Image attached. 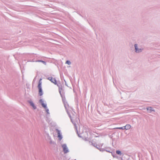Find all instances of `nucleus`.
I'll use <instances>...</instances> for the list:
<instances>
[{"mask_svg":"<svg viewBox=\"0 0 160 160\" xmlns=\"http://www.w3.org/2000/svg\"><path fill=\"white\" fill-rule=\"evenodd\" d=\"M42 80V79L41 78L40 79L38 85V88L39 89V94L40 96H41L43 94L42 90L41 88Z\"/></svg>","mask_w":160,"mask_h":160,"instance_id":"1","label":"nucleus"},{"mask_svg":"<svg viewBox=\"0 0 160 160\" xmlns=\"http://www.w3.org/2000/svg\"><path fill=\"white\" fill-rule=\"evenodd\" d=\"M48 80L51 81V82L53 83H54L56 85L57 84V81L55 78H53L52 77H49L48 78Z\"/></svg>","mask_w":160,"mask_h":160,"instance_id":"2","label":"nucleus"},{"mask_svg":"<svg viewBox=\"0 0 160 160\" xmlns=\"http://www.w3.org/2000/svg\"><path fill=\"white\" fill-rule=\"evenodd\" d=\"M62 147L63 148V150L64 153H66L68 152V148L65 144L62 145Z\"/></svg>","mask_w":160,"mask_h":160,"instance_id":"3","label":"nucleus"},{"mask_svg":"<svg viewBox=\"0 0 160 160\" xmlns=\"http://www.w3.org/2000/svg\"><path fill=\"white\" fill-rule=\"evenodd\" d=\"M56 131L58 133V137L59 138V139L60 140H61L62 138V135L60 134V131L58 129H56Z\"/></svg>","mask_w":160,"mask_h":160,"instance_id":"4","label":"nucleus"},{"mask_svg":"<svg viewBox=\"0 0 160 160\" xmlns=\"http://www.w3.org/2000/svg\"><path fill=\"white\" fill-rule=\"evenodd\" d=\"M135 50L136 52H141L142 50L141 49H138L137 48V45L136 44L135 45Z\"/></svg>","mask_w":160,"mask_h":160,"instance_id":"5","label":"nucleus"},{"mask_svg":"<svg viewBox=\"0 0 160 160\" xmlns=\"http://www.w3.org/2000/svg\"><path fill=\"white\" fill-rule=\"evenodd\" d=\"M125 127V129H126V130H128L130 128H131V126L128 124H126L125 126H124Z\"/></svg>","mask_w":160,"mask_h":160,"instance_id":"6","label":"nucleus"},{"mask_svg":"<svg viewBox=\"0 0 160 160\" xmlns=\"http://www.w3.org/2000/svg\"><path fill=\"white\" fill-rule=\"evenodd\" d=\"M40 102L41 103H42V106L45 108H47L46 104L43 102V101L42 99H41L40 100Z\"/></svg>","mask_w":160,"mask_h":160,"instance_id":"7","label":"nucleus"},{"mask_svg":"<svg viewBox=\"0 0 160 160\" xmlns=\"http://www.w3.org/2000/svg\"><path fill=\"white\" fill-rule=\"evenodd\" d=\"M30 103L31 105L33 107V109H35L36 108V107L34 105V104L33 103V102H30Z\"/></svg>","mask_w":160,"mask_h":160,"instance_id":"8","label":"nucleus"},{"mask_svg":"<svg viewBox=\"0 0 160 160\" xmlns=\"http://www.w3.org/2000/svg\"><path fill=\"white\" fill-rule=\"evenodd\" d=\"M125 127H124H124H119V128H114V129H119L124 130V129H125Z\"/></svg>","mask_w":160,"mask_h":160,"instance_id":"9","label":"nucleus"},{"mask_svg":"<svg viewBox=\"0 0 160 160\" xmlns=\"http://www.w3.org/2000/svg\"><path fill=\"white\" fill-rule=\"evenodd\" d=\"M147 110L148 111H150V112H151V111H152V108L151 107H149L147 108Z\"/></svg>","mask_w":160,"mask_h":160,"instance_id":"10","label":"nucleus"},{"mask_svg":"<svg viewBox=\"0 0 160 160\" xmlns=\"http://www.w3.org/2000/svg\"><path fill=\"white\" fill-rule=\"evenodd\" d=\"M37 62H42L44 64H46V62H45L44 61H43L38 60V61H37Z\"/></svg>","mask_w":160,"mask_h":160,"instance_id":"11","label":"nucleus"},{"mask_svg":"<svg viewBox=\"0 0 160 160\" xmlns=\"http://www.w3.org/2000/svg\"><path fill=\"white\" fill-rule=\"evenodd\" d=\"M116 153L118 154H121V152L120 151L117 150L116 151Z\"/></svg>","mask_w":160,"mask_h":160,"instance_id":"12","label":"nucleus"},{"mask_svg":"<svg viewBox=\"0 0 160 160\" xmlns=\"http://www.w3.org/2000/svg\"><path fill=\"white\" fill-rule=\"evenodd\" d=\"M66 63L68 65H70L71 64V62L69 61H67L66 62Z\"/></svg>","mask_w":160,"mask_h":160,"instance_id":"13","label":"nucleus"},{"mask_svg":"<svg viewBox=\"0 0 160 160\" xmlns=\"http://www.w3.org/2000/svg\"><path fill=\"white\" fill-rule=\"evenodd\" d=\"M46 111L48 113H49V112H49V110H48V109H46Z\"/></svg>","mask_w":160,"mask_h":160,"instance_id":"14","label":"nucleus"},{"mask_svg":"<svg viewBox=\"0 0 160 160\" xmlns=\"http://www.w3.org/2000/svg\"><path fill=\"white\" fill-rule=\"evenodd\" d=\"M76 160V159H75V160Z\"/></svg>","mask_w":160,"mask_h":160,"instance_id":"15","label":"nucleus"}]
</instances>
